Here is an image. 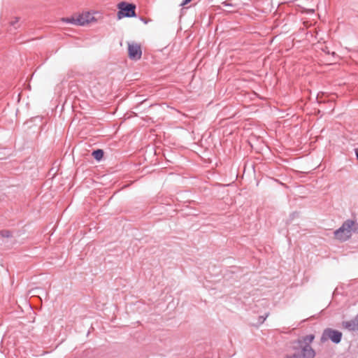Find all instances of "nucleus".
Wrapping results in <instances>:
<instances>
[{"mask_svg":"<svg viewBox=\"0 0 358 358\" xmlns=\"http://www.w3.org/2000/svg\"><path fill=\"white\" fill-rule=\"evenodd\" d=\"M192 0H183L181 3H180V6H184L185 5H187V3H189V2H191Z\"/></svg>","mask_w":358,"mask_h":358,"instance_id":"obj_12","label":"nucleus"},{"mask_svg":"<svg viewBox=\"0 0 358 358\" xmlns=\"http://www.w3.org/2000/svg\"><path fill=\"white\" fill-rule=\"evenodd\" d=\"M103 155H104V152H103V150H101V149L94 150L92 153V155L93 156V157L97 161L101 160L103 157Z\"/></svg>","mask_w":358,"mask_h":358,"instance_id":"obj_9","label":"nucleus"},{"mask_svg":"<svg viewBox=\"0 0 358 358\" xmlns=\"http://www.w3.org/2000/svg\"><path fill=\"white\" fill-rule=\"evenodd\" d=\"M353 225V220H347L334 231V236L341 241H346L352 236L350 229Z\"/></svg>","mask_w":358,"mask_h":358,"instance_id":"obj_2","label":"nucleus"},{"mask_svg":"<svg viewBox=\"0 0 358 358\" xmlns=\"http://www.w3.org/2000/svg\"><path fill=\"white\" fill-rule=\"evenodd\" d=\"M343 334L338 330L327 328L324 330L322 335V341L331 340L335 344H338L342 339Z\"/></svg>","mask_w":358,"mask_h":358,"instance_id":"obj_4","label":"nucleus"},{"mask_svg":"<svg viewBox=\"0 0 358 358\" xmlns=\"http://www.w3.org/2000/svg\"><path fill=\"white\" fill-rule=\"evenodd\" d=\"M11 236V232L8 230L0 231V237L9 238Z\"/></svg>","mask_w":358,"mask_h":358,"instance_id":"obj_10","label":"nucleus"},{"mask_svg":"<svg viewBox=\"0 0 358 358\" xmlns=\"http://www.w3.org/2000/svg\"><path fill=\"white\" fill-rule=\"evenodd\" d=\"M128 52L129 57L131 59H138L142 55L141 46L138 43H129Z\"/></svg>","mask_w":358,"mask_h":358,"instance_id":"obj_6","label":"nucleus"},{"mask_svg":"<svg viewBox=\"0 0 358 358\" xmlns=\"http://www.w3.org/2000/svg\"><path fill=\"white\" fill-rule=\"evenodd\" d=\"M117 8L119 9L117 12L118 19L136 16V6L133 3L122 1L118 3Z\"/></svg>","mask_w":358,"mask_h":358,"instance_id":"obj_3","label":"nucleus"},{"mask_svg":"<svg viewBox=\"0 0 358 358\" xmlns=\"http://www.w3.org/2000/svg\"><path fill=\"white\" fill-rule=\"evenodd\" d=\"M355 155H356L357 159L358 161V148L355 150Z\"/></svg>","mask_w":358,"mask_h":358,"instance_id":"obj_14","label":"nucleus"},{"mask_svg":"<svg viewBox=\"0 0 358 358\" xmlns=\"http://www.w3.org/2000/svg\"><path fill=\"white\" fill-rule=\"evenodd\" d=\"M351 234H358V223L353 220V225L350 229Z\"/></svg>","mask_w":358,"mask_h":358,"instance_id":"obj_11","label":"nucleus"},{"mask_svg":"<svg viewBox=\"0 0 358 358\" xmlns=\"http://www.w3.org/2000/svg\"><path fill=\"white\" fill-rule=\"evenodd\" d=\"M222 4H223L224 6H231V4L228 3L227 1L223 2V3H222Z\"/></svg>","mask_w":358,"mask_h":358,"instance_id":"obj_15","label":"nucleus"},{"mask_svg":"<svg viewBox=\"0 0 358 358\" xmlns=\"http://www.w3.org/2000/svg\"><path fill=\"white\" fill-rule=\"evenodd\" d=\"M343 326L349 331H358V314L353 319L343 322Z\"/></svg>","mask_w":358,"mask_h":358,"instance_id":"obj_7","label":"nucleus"},{"mask_svg":"<svg viewBox=\"0 0 358 358\" xmlns=\"http://www.w3.org/2000/svg\"><path fill=\"white\" fill-rule=\"evenodd\" d=\"M93 18L94 17H92L89 13H87L85 14H82L76 18L72 17L71 19H68L67 22L71 24L83 26L86 24H88Z\"/></svg>","mask_w":358,"mask_h":358,"instance_id":"obj_5","label":"nucleus"},{"mask_svg":"<svg viewBox=\"0 0 358 358\" xmlns=\"http://www.w3.org/2000/svg\"><path fill=\"white\" fill-rule=\"evenodd\" d=\"M265 320H266V317H260V320H261L262 323L264 322Z\"/></svg>","mask_w":358,"mask_h":358,"instance_id":"obj_16","label":"nucleus"},{"mask_svg":"<svg viewBox=\"0 0 358 358\" xmlns=\"http://www.w3.org/2000/svg\"><path fill=\"white\" fill-rule=\"evenodd\" d=\"M17 22H18V18H15V21H13V22H11V25H12L13 27H14L15 28H16V27H15V24H17Z\"/></svg>","mask_w":358,"mask_h":358,"instance_id":"obj_13","label":"nucleus"},{"mask_svg":"<svg viewBox=\"0 0 358 358\" xmlns=\"http://www.w3.org/2000/svg\"><path fill=\"white\" fill-rule=\"evenodd\" d=\"M314 338V335L309 334L302 337L301 339H298L297 341L293 342L292 343H300L301 346L307 345L308 347H311L310 344L313 341Z\"/></svg>","mask_w":358,"mask_h":358,"instance_id":"obj_8","label":"nucleus"},{"mask_svg":"<svg viewBox=\"0 0 358 358\" xmlns=\"http://www.w3.org/2000/svg\"><path fill=\"white\" fill-rule=\"evenodd\" d=\"M315 352L312 347L301 346L299 343H292L291 351L285 358H314Z\"/></svg>","mask_w":358,"mask_h":358,"instance_id":"obj_1","label":"nucleus"}]
</instances>
